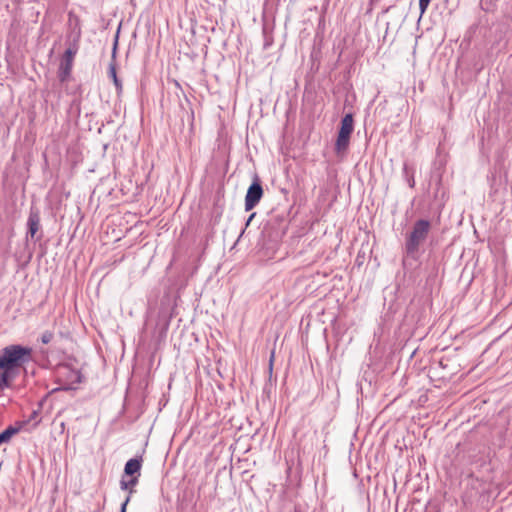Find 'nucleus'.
Listing matches in <instances>:
<instances>
[{
	"label": "nucleus",
	"mask_w": 512,
	"mask_h": 512,
	"mask_svg": "<svg viewBox=\"0 0 512 512\" xmlns=\"http://www.w3.org/2000/svg\"><path fill=\"white\" fill-rule=\"evenodd\" d=\"M32 359V348L13 344L4 347L0 352V368L13 370Z\"/></svg>",
	"instance_id": "f257e3e1"
},
{
	"label": "nucleus",
	"mask_w": 512,
	"mask_h": 512,
	"mask_svg": "<svg viewBox=\"0 0 512 512\" xmlns=\"http://www.w3.org/2000/svg\"><path fill=\"white\" fill-rule=\"evenodd\" d=\"M431 230V223L426 219L417 220L412 230L406 236L405 250L408 256L415 257L418 253L420 246L427 239Z\"/></svg>",
	"instance_id": "f03ea898"
},
{
	"label": "nucleus",
	"mask_w": 512,
	"mask_h": 512,
	"mask_svg": "<svg viewBox=\"0 0 512 512\" xmlns=\"http://www.w3.org/2000/svg\"><path fill=\"white\" fill-rule=\"evenodd\" d=\"M77 51H78V46L76 43L70 45L66 49V51L61 59L59 72H58V77L61 82H65L69 78L71 71H72V67H73L74 57L77 54Z\"/></svg>",
	"instance_id": "7ed1b4c3"
},
{
	"label": "nucleus",
	"mask_w": 512,
	"mask_h": 512,
	"mask_svg": "<svg viewBox=\"0 0 512 512\" xmlns=\"http://www.w3.org/2000/svg\"><path fill=\"white\" fill-rule=\"evenodd\" d=\"M263 196V188L258 177H255L251 185L248 187L245 196V210H252L261 200Z\"/></svg>",
	"instance_id": "20e7f679"
},
{
	"label": "nucleus",
	"mask_w": 512,
	"mask_h": 512,
	"mask_svg": "<svg viewBox=\"0 0 512 512\" xmlns=\"http://www.w3.org/2000/svg\"><path fill=\"white\" fill-rule=\"evenodd\" d=\"M40 214L39 211L36 209H31L28 220H27V234L26 238L31 239L34 242H37L41 239V234L37 235L38 231L40 230Z\"/></svg>",
	"instance_id": "39448f33"
},
{
	"label": "nucleus",
	"mask_w": 512,
	"mask_h": 512,
	"mask_svg": "<svg viewBox=\"0 0 512 512\" xmlns=\"http://www.w3.org/2000/svg\"><path fill=\"white\" fill-rule=\"evenodd\" d=\"M138 481V476L131 477L128 481H125L124 479L120 481V488L122 490L128 491L129 493L126 499L121 504L120 512H127V505L130 502L131 495L135 492L134 486L137 485Z\"/></svg>",
	"instance_id": "423d86ee"
},
{
	"label": "nucleus",
	"mask_w": 512,
	"mask_h": 512,
	"mask_svg": "<svg viewBox=\"0 0 512 512\" xmlns=\"http://www.w3.org/2000/svg\"><path fill=\"white\" fill-rule=\"evenodd\" d=\"M116 47H117V40L115 41V44H114L113 53H112V61L109 64L108 75L112 79V81L116 87L117 93L120 94L122 92L123 86H122V82L118 78L117 72H116V64H115Z\"/></svg>",
	"instance_id": "0eeeda50"
},
{
	"label": "nucleus",
	"mask_w": 512,
	"mask_h": 512,
	"mask_svg": "<svg viewBox=\"0 0 512 512\" xmlns=\"http://www.w3.org/2000/svg\"><path fill=\"white\" fill-rule=\"evenodd\" d=\"M142 467V459L141 458H132L129 459L124 467V474L130 477L138 476L140 477V470Z\"/></svg>",
	"instance_id": "6e6552de"
},
{
	"label": "nucleus",
	"mask_w": 512,
	"mask_h": 512,
	"mask_svg": "<svg viewBox=\"0 0 512 512\" xmlns=\"http://www.w3.org/2000/svg\"><path fill=\"white\" fill-rule=\"evenodd\" d=\"M354 129V120L351 113L346 114L342 120L338 134L351 136Z\"/></svg>",
	"instance_id": "1a4fd4ad"
},
{
	"label": "nucleus",
	"mask_w": 512,
	"mask_h": 512,
	"mask_svg": "<svg viewBox=\"0 0 512 512\" xmlns=\"http://www.w3.org/2000/svg\"><path fill=\"white\" fill-rule=\"evenodd\" d=\"M0 392L10 387V382L15 378V373L9 368H0Z\"/></svg>",
	"instance_id": "9d476101"
},
{
	"label": "nucleus",
	"mask_w": 512,
	"mask_h": 512,
	"mask_svg": "<svg viewBox=\"0 0 512 512\" xmlns=\"http://www.w3.org/2000/svg\"><path fill=\"white\" fill-rule=\"evenodd\" d=\"M349 142H350V136L338 134L336 143H335V151L337 153L346 151V149L349 146Z\"/></svg>",
	"instance_id": "9b49d317"
},
{
	"label": "nucleus",
	"mask_w": 512,
	"mask_h": 512,
	"mask_svg": "<svg viewBox=\"0 0 512 512\" xmlns=\"http://www.w3.org/2000/svg\"><path fill=\"white\" fill-rule=\"evenodd\" d=\"M19 432V428L14 426H8L4 431L0 433V445L8 443L11 438Z\"/></svg>",
	"instance_id": "f8f14e48"
},
{
	"label": "nucleus",
	"mask_w": 512,
	"mask_h": 512,
	"mask_svg": "<svg viewBox=\"0 0 512 512\" xmlns=\"http://www.w3.org/2000/svg\"><path fill=\"white\" fill-rule=\"evenodd\" d=\"M53 339V333L51 331H45L44 333H42L41 335V342L43 344H48L52 341Z\"/></svg>",
	"instance_id": "ddd939ff"
},
{
	"label": "nucleus",
	"mask_w": 512,
	"mask_h": 512,
	"mask_svg": "<svg viewBox=\"0 0 512 512\" xmlns=\"http://www.w3.org/2000/svg\"><path fill=\"white\" fill-rule=\"evenodd\" d=\"M429 3H430V0H419V8L421 11V15L424 14V12L426 11V9L429 6Z\"/></svg>",
	"instance_id": "4468645a"
},
{
	"label": "nucleus",
	"mask_w": 512,
	"mask_h": 512,
	"mask_svg": "<svg viewBox=\"0 0 512 512\" xmlns=\"http://www.w3.org/2000/svg\"><path fill=\"white\" fill-rule=\"evenodd\" d=\"M254 216H255V213H252V214L249 216V218H248V220H247V222H246V226H248V225H249L250 221H252V219H253V217H254Z\"/></svg>",
	"instance_id": "2eb2a0df"
},
{
	"label": "nucleus",
	"mask_w": 512,
	"mask_h": 512,
	"mask_svg": "<svg viewBox=\"0 0 512 512\" xmlns=\"http://www.w3.org/2000/svg\"><path fill=\"white\" fill-rule=\"evenodd\" d=\"M414 183H415V182H414V179H410V180H409V186H410V187H414Z\"/></svg>",
	"instance_id": "dca6fc26"
},
{
	"label": "nucleus",
	"mask_w": 512,
	"mask_h": 512,
	"mask_svg": "<svg viewBox=\"0 0 512 512\" xmlns=\"http://www.w3.org/2000/svg\"><path fill=\"white\" fill-rule=\"evenodd\" d=\"M36 417H37V412L33 411L31 418H36Z\"/></svg>",
	"instance_id": "f3484780"
}]
</instances>
